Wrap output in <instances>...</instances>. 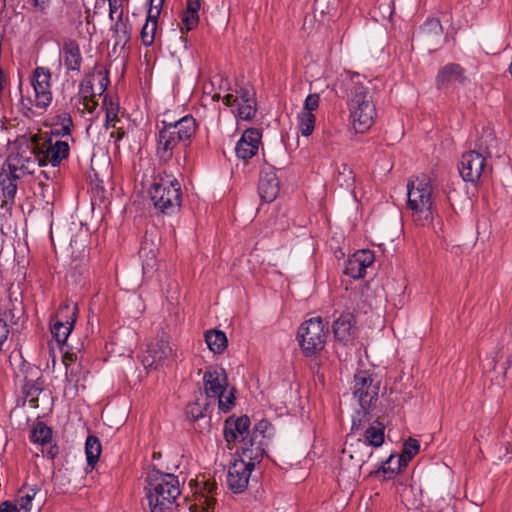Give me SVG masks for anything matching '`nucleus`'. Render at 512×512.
I'll return each instance as SVG.
<instances>
[{
	"label": "nucleus",
	"mask_w": 512,
	"mask_h": 512,
	"mask_svg": "<svg viewBox=\"0 0 512 512\" xmlns=\"http://www.w3.org/2000/svg\"><path fill=\"white\" fill-rule=\"evenodd\" d=\"M333 90L337 96L347 99L355 131H367L373 125L376 116L371 81L358 73L344 72L337 78Z\"/></svg>",
	"instance_id": "1"
},
{
	"label": "nucleus",
	"mask_w": 512,
	"mask_h": 512,
	"mask_svg": "<svg viewBox=\"0 0 512 512\" xmlns=\"http://www.w3.org/2000/svg\"><path fill=\"white\" fill-rule=\"evenodd\" d=\"M145 487L150 512H175L181 494L178 477L173 474L151 473Z\"/></svg>",
	"instance_id": "2"
},
{
	"label": "nucleus",
	"mask_w": 512,
	"mask_h": 512,
	"mask_svg": "<svg viewBox=\"0 0 512 512\" xmlns=\"http://www.w3.org/2000/svg\"><path fill=\"white\" fill-rule=\"evenodd\" d=\"M196 121L192 116H184L178 121L167 123L162 121L156 138V155L161 162L172 159L175 149L183 144L188 145L196 133Z\"/></svg>",
	"instance_id": "3"
},
{
	"label": "nucleus",
	"mask_w": 512,
	"mask_h": 512,
	"mask_svg": "<svg viewBox=\"0 0 512 512\" xmlns=\"http://www.w3.org/2000/svg\"><path fill=\"white\" fill-rule=\"evenodd\" d=\"M149 195L155 209L166 215L176 213L181 206V186L171 174L159 173L149 189Z\"/></svg>",
	"instance_id": "4"
},
{
	"label": "nucleus",
	"mask_w": 512,
	"mask_h": 512,
	"mask_svg": "<svg viewBox=\"0 0 512 512\" xmlns=\"http://www.w3.org/2000/svg\"><path fill=\"white\" fill-rule=\"evenodd\" d=\"M408 208L419 225L433 220L432 185L427 176L416 177L407 184Z\"/></svg>",
	"instance_id": "5"
},
{
	"label": "nucleus",
	"mask_w": 512,
	"mask_h": 512,
	"mask_svg": "<svg viewBox=\"0 0 512 512\" xmlns=\"http://www.w3.org/2000/svg\"><path fill=\"white\" fill-rule=\"evenodd\" d=\"M373 455V450L362 439L347 440L340 456L339 477L348 483L357 481L361 468Z\"/></svg>",
	"instance_id": "6"
},
{
	"label": "nucleus",
	"mask_w": 512,
	"mask_h": 512,
	"mask_svg": "<svg viewBox=\"0 0 512 512\" xmlns=\"http://www.w3.org/2000/svg\"><path fill=\"white\" fill-rule=\"evenodd\" d=\"M204 392L207 399L218 401V407L224 413L234 406L235 396L233 390L226 393L228 379L225 370L221 367L210 366L203 375Z\"/></svg>",
	"instance_id": "7"
},
{
	"label": "nucleus",
	"mask_w": 512,
	"mask_h": 512,
	"mask_svg": "<svg viewBox=\"0 0 512 512\" xmlns=\"http://www.w3.org/2000/svg\"><path fill=\"white\" fill-rule=\"evenodd\" d=\"M37 145V136L32 135L25 146L20 145L18 150L7 158V167L12 170L15 178L33 174L37 167L42 166Z\"/></svg>",
	"instance_id": "8"
},
{
	"label": "nucleus",
	"mask_w": 512,
	"mask_h": 512,
	"mask_svg": "<svg viewBox=\"0 0 512 512\" xmlns=\"http://www.w3.org/2000/svg\"><path fill=\"white\" fill-rule=\"evenodd\" d=\"M176 359V350L170 343V336L161 331L147 344V349L141 357L145 368H161L168 366Z\"/></svg>",
	"instance_id": "9"
},
{
	"label": "nucleus",
	"mask_w": 512,
	"mask_h": 512,
	"mask_svg": "<svg viewBox=\"0 0 512 512\" xmlns=\"http://www.w3.org/2000/svg\"><path fill=\"white\" fill-rule=\"evenodd\" d=\"M328 329L321 317L311 318L298 329L299 344L305 355L311 356L321 351L326 343Z\"/></svg>",
	"instance_id": "10"
},
{
	"label": "nucleus",
	"mask_w": 512,
	"mask_h": 512,
	"mask_svg": "<svg viewBox=\"0 0 512 512\" xmlns=\"http://www.w3.org/2000/svg\"><path fill=\"white\" fill-rule=\"evenodd\" d=\"M51 77V71L43 66H37L30 76L33 98L29 102L38 109L46 110L52 103Z\"/></svg>",
	"instance_id": "11"
},
{
	"label": "nucleus",
	"mask_w": 512,
	"mask_h": 512,
	"mask_svg": "<svg viewBox=\"0 0 512 512\" xmlns=\"http://www.w3.org/2000/svg\"><path fill=\"white\" fill-rule=\"evenodd\" d=\"M226 106L236 105L235 115L241 120H252L257 111L255 91L250 85L239 86L235 93L226 94L223 99Z\"/></svg>",
	"instance_id": "12"
},
{
	"label": "nucleus",
	"mask_w": 512,
	"mask_h": 512,
	"mask_svg": "<svg viewBox=\"0 0 512 512\" xmlns=\"http://www.w3.org/2000/svg\"><path fill=\"white\" fill-rule=\"evenodd\" d=\"M262 459H250L245 457V450L242 449L239 459H235L230 465L227 475V485L234 493H241L247 487L251 473L255 465Z\"/></svg>",
	"instance_id": "13"
},
{
	"label": "nucleus",
	"mask_w": 512,
	"mask_h": 512,
	"mask_svg": "<svg viewBox=\"0 0 512 512\" xmlns=\"http://www.w3.org/2000/svg\"><path fill=\"white\" fill-rule=\"evenodd\" d=\"M33 136H37L38 145L36 149L42 166L51 164L56 167L69 156L70 146L67 141H54L52 137L43 136L42 134H34Z\"/></svg>",
	"instance_id": "14"
},
{
	"label": "nucleus",
	"mask_w": 512,
	"mask_h": 512,
	"mask_svg": "<svg viewBox=\"0 0 512 512\" xmlns=\"http://www.w3.org/2000/svg\"><path fill=\"white\" fill-rule=\"evenodd\" d=\"M378 392V383L374 382L369 372L361 370L354 375L352 394L364 411L377 399Z\"/></svg>",
	"instance_id": "15"
},
{
	"label": "nucleus",
	"mask_w": 512,
	"mask_h": 512,
	"mask_svg": "<svg viewBox=\"0 0 512 512\" xmlns=\"http://www.w3.org/2000/svg\"><path fill=\"white\" fill-rule=\"evenodd\" d=\"M109 84L108 72L103 69L94 70L85 76L80 83L79 97L88 99L89 97L102 96Z\"/></svg>",
	"instance_id": "16"
},
{
	"label": "nucleus",
	"mask_w": 512,
	"mask_h": 512,
	"mask_svg": "<svg viewBox=\"0 0 512 512\" xmlns=\"http://www.w3.org/2000/svg\"><path fill=\"white\" fill-rule=\"evenodd\" d=\"M481 155L476 151H469L462 155L458 169L464 181L475 183L484 173L485 159Z\"/></svg>",
	"instance_id": "17"
},
{
	"label": "nucleus",
	"mask_w": 512,
	"mask_h": 512,
	"mask_svg": "<svg viewBox=\"0 0 512 512\" xmlns=\"http://www.w3.org/2000/svg\"><path fill=\"white\" fill-rule=\"evenodd\" d=\"M76 308L70 309L68 305L61 307L56 319L51 324V333L58 344H65L75 323Z\"/></svg>",
	"instance_id": "18"
},
{
	"label": "nucleus",
	"mask_w": 512,
	"mask_h": 512,
	"mask_svg": "<svg viewBox=\"0 0 512 512\" xmlns=\"http://www.w3.org/2000/svg\"><path fill=\"white\" fill-rule=\"evenodd\" d=\"M269 426V422L262 420L258 422L251 431V437L246 439L242 449L245 450V457L254 459H262L265 453V432Z\"/></svg>",
	"instance_id": "19"
},
{
	"label": "nucleus",
	"mask_w": 512,
	"mask_h": 512,
	"mask_svg": "<svg viewBox=\"0 0 512 512\" xmlns=\"http://www.w3.org/2000/svg\"><path fill=\"white\" fill-rule=\"evenodd\" d=\"M420 449V444L416 439L409 438L403 447V452L397 458V467L391 466V463L394 461V455H390L389 458L382 462L378 467V470H382L383 473L390 472L391 474H395L400 472L404 467L408 465L411 459L418 453Z\"/></svg>",
	"instance_id": "20"
},
{
	"label": "nucleus",
	"mask_w": 512,
	"mask_h": 512,
	"mask_svg": "<svg viewBox=\"0 0 512 512\" xmlns=\"http://www.w3.org/2000/svg\"><path fill=\"white\" fill-rule=\"evenodd\" d=\"M258 192L262 201L270 203L279 193V180L271 166H264L260 172Z\"/></svg>",
	"instance_id": "21"
},
{
	"label": "nucleus",
	"mask_w": 512,
	"mask_h": 512,
	"mask_svg": "<svg viewBox=\"0 0 512 512\" xmlns=\"http://www.w3.org/2000/svg\"><path fill=\"white\" fill-rule=\"evenodd\" d=\"M374 263V254L370 250H359L345 264L344 273L353 279L363 278L366 269Z\"/></svg>",
	"instance_id": "22"
},
{
	"label": "nucleus",
	"mask_w": 512,
	"mask_h": 512,
	"mask_svg": "<svg viewBox=\"0 0 512 512\" xmlns=\"http://www.w3.org/2000/svg\"><path fill=\"white\" fill-rule=\"evenodd\" d=\"M260 143V131L255 128L246 129L235 148L237 157L243 160L252 158L257 154Z\"/></svg>",
	"instance_id": "23"
},
{
	"label": "nucleus",
	"mask_w": 512,
	"mask_h": 512,
	"mask_svg": "<svg viewBox=\"0 0 512 512\" xmlns=\"http://www.w3.org/2000/svg\"><path fill=\"white\" fill-rule=\"evenodd\" d=\"M335 338L347 345L355 338L354 316L350 312L342 313L332 326Z\"/></svg>",
	"instance_id": "24"
},
{
	"label": "nucleus",
	"mask_w": 512,
	"mask_h": 512,
	"mask_svg": "<svg viewBox=\"0 0 512 512\" xmlns=\"http://www.w3.org/2000/svg\"><path fill=\"white\" fill-rule=\"evenodd\" d=\"M422 41L431 50H435L441 44L443 28L438 19H427L420 28Z\"/></svg>",
	"instance_id": "25"
},
{
	"label": "nucleus",
	"mask_w": 512,
	"mask_h": 512,
	"mask_svg": "<svg viewBox=\"0 0 512 512\" xmlns=\"http://www.w3.org/2000/svg\"><path fill=\"white\" fill-rule=\"evenodd\" d=\"M464 80V69L459 64L449 63L438 71L436 85L442 88L454 83H463Z\"/></svg>",
	"instance_id": "26"
},
{
	"label": "nucleus",
	"mask_w": 512,
	"mask_h": 512,
	"mask_svg": "<svg viewBox=\"0 0 512 512\" xmlns=\"http://www.w3.org/2000/svg\"><path fill=\"white\" fill-rule=\"evenodd\" d=\"M63 61L69 71H79L82 63V56L78 43L75 40H68L63 45Z\"/></svg>",
	"instance_id": "27"
},
{
	"label": "nucleus",
	"mask_w": 512,
	"mask_h": 512,
	"mask_svg": "<svg viewBox=\"0 0 512 512\" xmlns=\"http://www.w3.org/2000/svg\"><path fill=\"white\" fill-rule=\"evenodd\" d=\"M112 31L115 38V46L124 48L130 42L132 25L128 18H123V12L120 13L117 21L112 26Z\"/></svg>",
	"instance_id": "28"
},
{
	"label": "nucleus",
	"mask_w": 512,
	"mask_h": 512,
	"mask_svg": "<svg viewBox=\"0 0 512 512\" xmlns=\"http://www.w3.org/2000/svg\"><path fill=\"white\" fill-rule=\"evenodd\" d=\"M497 140L494 132L489 127L483 128L481 135L475 142V147L472 151L481 153L482 157L486 159L493 155V150L496 148Z\"/></svg>",
	"instance_id": "29"
},
{
	"label": "nucleus",
	"mask_w": 512,
	"mask_h": 512,
	"mask_svg": "<svg viewBox=\"0 0 512 512\" xmlns=\"http://www.w3.org/2000/svg\"><path fill=\"white\" fill-rule=\"evenodd\" d=\"M200 0H187V8L182 14L181 32L193 30L199 23Z\"/></svg>",
	"instance_id": "30"
},
{
	"label": "nucleus",
	"mask_w": 512,
	"mask_h": 512,
	"mask_svg": "<svg viewBox=\"0 0 512 512\" xmlns=\"http://www.w3.org/2000/svg\"><path fill=\"white\" fill-rule=\"evenodd\" d=\"M205 342L215 354H221L227 348L226 334L220 330H209L205 333Z\"/></svg>",
	"instance_id": "31"
},
{
	"label": "nucleus",
	"mask_w": 512,
	"mask_h": 512,
	"mask_svg": "<svg viewBox=\"0 0 512 512\" xmlns=\"http://www.w3.org/2000/svg\"><path fill=\"white\" fill-rule=\"evenodd\" d=\"M369 447L373 450V447H379L384 442V427L381 423L375 422L370 424L364 431V440Z\"/></svg>",
	"instance_id": "32"
},
{
	"label": "nucleus",
	"mask_w": 512,
	"mask_h": 512,
	"mask_svg": "<svg viewBox=\"0 0 512 512\" xmlns=\"http://www.w3.org/2000/svg\"><path fill=\"white\" fill-rule=\"evenodd\" d=\"M102 108L105 110V127L108 129L110 127H116V123L119 122V111L120 106L118 101L108 97L107 95L103 98V106Z\"/></svg>",
	"instance_id": "33"
},
{
	"label": "nucleus",
	"mask_w": 512,
	"mask_h": 512,
	"mask_svg": "<svg viewBox=\"0 0 512 512\" xmlns=\"http://www.w3.org/2000/svg\"><path fill=\"white\" fill-rule=\"evenodd\" d=\"M87 463L92 468L97 463L101 454V443L96 436H88L85 443Z\"/></svg>",
	"instance_id": "34"
},
{
	"label": "nucleus",
	"mask_w": 512,
	"mask_h": 512,
	"mask_svg": "<svg viewBox=\"0 0 512 512\" xmlns=\"http://www.w3.org/2000/svg\"><path fill=\"white\" fill-rule=\"evenodd\" d=\"M229 423L232 426L233 430L238 433L240 436L241 448L245 445L246 439L251 437L250 427V419L248 416L243 415L238 417L235 420L229 419Z\"/></svg>",
	"instance_id": "35"
},
{
	"label": "nucleus",
	"mask_w": 512,
	"mask_h": 512,
	"mask_svg": "<svg viewBox=\"0 0 512 512\" xmlns=\"http://www.w3.org/2000/svg\"><path fill=\"white\" fill-rule=\"evenodd\" d=\"M217 483L214 480H204L202 483V487L200 489L201 496L199 498V502L202 505H205L206 509H211L214 506L215 499L213 498V494L217 490Z\"/></svg>",
	"instance_id": "36"
},
{
	"label": "nucleus",
	"mask_w": 512,
	"mask_h": 512,
	"mask_svg": "<svg viewBox=\"0 0 512 512\" xmlns=\"http://www.w3.org/2000/svg\"><path fill=\"white\" fill-rule=\"evenodd\" d=\"M139 255L143 260L144 269H153L156 262V251L153 242L145 240L139 250Z\"/></svg>",
	"instance_id": "37"
},
{
	"label": "nucleus",
	"mask_w": 512,
	"mask_h": 512,
	"mask_svg": "<svg viewBox=\"0 0 512 512\" xmlns=\"http://www.w3.org/2000/svg\"><path fill=\"white\" fill-rule=\"evenodd\" d=\"M158 19H151L147 15L146 22L141 30V41L144 46H151L156 38Z\"/></svg>",
	"instance_id": "38"
},
{
	"label": "nucleus",
	"mask_w": 512,
	"mask_h": 512,
	"mask_svg": "<svg viewBox=\"0 0 512 512\" xmlns=\"http://www.w3.org/2000/svg\"><path fill=\"white\" fill-rule=\"evenodd\" d=\"M38 492V488L31 487L28 489L21 488L18 492V498L16 500V505L20 508V510H24L25 512H30L32 507V501L35 498Z\"/></svg>",
	"instance_id": "39"
},
{
	"label": "nucleus",
	"mask_w": 512,
	"mask_h": 512,
	"mask_svg": "<svg viewBox=\"0 0 512 512\" xmlns=\"http://www.w3.org/2000/svg\"><path fill=\"white\" fill-rule=\"evenodd\" d=\"M51 436H52L51 429L48 426H46L44 423L39 422L34 426L32 432H31L30 439L34 443H39V444L44 445V444H47L50 442Z\"/></svg>",
	"instance_id": "40"
},
{
	"label": "nucleus",
	"mask_w": 512,
	"mask_h": 512,
	"mask_svg": "<svg viewBox=\"0 0 512 512\" xmlns=\"http://www.w3.org/2000/svg\"><path fill=\"white\" fill-rule=\"evenodd\" d=\"M336 182L340 187L345 189H352L355 183V177L353 175L352 170L346 164H342L338 169V173L336 176Z\"/></svg>",
	"instance_id": "41"
},
{
	"label": "nucleus",
	"mask_w": 512,
	"mask_h": 512,
	"mask_svg": "<svg viewBox=\"0 0 512 512\" xmlns=\"http://www.w3.org/2000/svg\"><path fill=\"white\" fill-rule=\"evenodd\" d=\"M315 127V116L310 112H301L298 115V128L303 136L312 134Z\"/></svg>",
	"instance_id": "42"
},
{
	"label": "nucleus",
	"mask_w": 512,
	"mask_h": 512,
	"mask_svg": "<svg viewBox=\"0 0 512 512\" xmlns=\"http://www.w3.org/2000/svg\"><path fill=\"white\" fill-rule=\"evenodd\" d=\"M4 200L2 201L1 207L11 206L14 202V198L17 192L16 181L9 182L8 185L2 188Z\"/></svg>",
	"instance_id": "43"
},
{
	"label": "nucleus",
	"mask_w": 512,
	"mask_h": 512,
	"mask_svg": "<svg viewBox=\"0 0 512 512\" xmlns=\"http://www.w3.org/2000/svg\"><path fill=\"white\" fill-rule=\"evenodd\" d=\"M204 411L205 407L198 402L190 403L186 407V416L192 421H197L204 417Z\"/></svg>",
	"instance_id": "44"
},
{
	"label": "nucleus",
	"mask_w": 512,
	"mask_h": 512,
	"mask_svg": "<svg viewBox=\"0 0 512 512\" xmlns=\"http://www.w3.org/2000/svg\"><path fill=\"white\" fill-rule=\"evenodd\" d=\"M315 9L319 10L322 14H329L335 10L338 5V0H315Z\"/></svg>",
	"instance_id": "45"
},
{
	"label": "nucleus",
	"mask_w": 512,
	"mask_h": 512,
	"mask_svg": "<svg viewBox=\"0 0 512 512\" xmlns=\"http://www.w3.org/2000/svg\"><path fill=\"white\" fill-rule=\"evenodd\" d=\"M319 101H320L319 94H317V93L309 94L304 101L302 112L313 113V111L317 110V108L319 107Z\"/></svg>",
	"instance_id": "46"
},
{
	"label": "nucleus",
	"mask_w": 512,
	"mask_h": 512,
	"mask_svg": "<svg viewBox=\"0 0 512 512\" xmlns=\"http://www.w3.org/2000/svg\"><path fill=\"white\" fill-rule=\"evenodd\" d=\"M72 119L69 114L64 113L61 116V127L59 129H55V134L70 136L71 127H72Z\"/></svg>",
	"instance_id": "47"
},
{
	"label": "nucleus",
	"mask_w": 512,
	"mask_h": 512,
	"mask_svg": "<svg viewBox=\"0 0 512 512\" xmlns=\"http://www.w3.org/2000/svg\"><path fill=\"white\" fill-rule=\"evenodd\" d=\"M150 7L148 9L147 15L151 19H158L164 4V0H149Z\"/></svg>",
	"instance_id": "48"
},
{
	"label": "nucleus",
	"mask_w": 512,
	"mask_h": 512,
	"mask_svg": "<svg viewBox=\"0 0 512 512\" xmlns=\"http://www.w3.org/2000/svg\"><path fill=\"white\" fill-rule=\"evenodd\" d=\"M80 99V105L82 108L78 106V110L87 111L90 114H93L98 106V102L96 101V97H89L88 99Z\"/></svg>",
	"instance_id": "49"
},
{
	"label": "nucleus",
	"mask_w": 512,
	"mask_h": 512,
	"mask_svg": "<svg viewBox=\"0 0 512 512\" xmlns=\"http://www.w3.org/2000/svg\"><path fill=\"white\" fill-rule=\"evenodd\" d=\"M42 388L37 384H27L25 386V393L27 397H30V402L33 403V406H36L37 397L41 393Z\"/></svg>",
	"instance_id": "50"
},
{
	"label": "nucleus",
	"mask_w": 512,
	"mask_h": 512,
	"mask_svg": "<svg viewBox=\"0 0 512 512\" xmlns=\"http://www.w3.org/2000/svg\"><path fill=\"white\" fill-rule=\"evenodd\" d=\"M224 438L228 443H233L236 441H240V436L236 431L233 430L232 426L229 423V420H226L224 426Z\"/></svg>",
	"instance_id": "51"
},
{
	"label": "nucleus",
	"mask_w": 512,
	"mask_h": 512,
	"mask_svg": "<svg viewBox=\"0 0 512 512\" xmlns=\"http://www.w3.org/2000/svg\"><path fill=\"white\" fill-rule=\"evenodd\" d=\"M19 178L14 177V173H12V170L7 167V169L3 168L0 173V186L3 188L4 186L8 185L9 182H13L18 180Z\"/></svg>",
	"instance_id": "52"
},
{
	"label": "nucleus",
	"mask_w": 512,
	"mask_h": 512,
	"mask_svg": "<svg viewBox=\"0 0 512 512\" xmlns=\"http://www.w3.org/2000/svg\"><path fill=\"white\" fill-rule=\"evenodd\" d=\"M9 334L7 323L0 318V351Z\"/></svg>",
	"instance_id": "53"
},
{
	"label": "nucleus",
	"mask_w": 512,
	"mask_h": 512,
	"mask_svg": "<svg viewBox=\"0 0 512 512\" xmlns=\"http://www.w3.org/2000/svg\"><path fill=\"white\" fill-rule=\"evenodd\" d=\"M0 512H25V511L20 510L18 505L12 504L9 501H5L0 504Z\"/></svg>",
	"instance_id": "54"
},
{
	"label": "nucleus",
	"mask_w": 512,
	"mask_h": 512,
	"mask_svg": "<svg viewBox=\"0 0 512 512\" xmlns=\"http://www.w3.org/2000/svg\"><path fill=\"white\" fill-rule=\"evenodd\" d=\"M33 6L39 10L44 11L50 6V0H31Z\"/></svg>",
	"instance_id": "55"
},
{
	"label": "nucleus",
	"mask_w": 512,
	"mask_h": 512,
	"mask_svg": "<svg viewBox=\"0 0 512 512\" xmlns=\"http://www.w3.org/2000/svg\"><path fill=\"white\" fill-rule=\"evenodd\" d=\"M58 447L56 445H50L46 451H43L44 455L49 459H54L58 455Z\"/></svg>",
	"instance_id": "56"
},
{
	"label": "nucleus",
	"mask_w": 512,
	"mask_h": 512,
	"mask_svg": "<svg viewBox=\"0 0 512 512\" xmlns=\"http://www.w3.org/2000/svg\"><path fill=\"white\" fill-rule=\"evenodd\" d=\"M483 367L485 370H494L496 368V359L493 358H487L483 364Z\"/></svg>",
	"instance_id": "57"
},
{
	"label": "nucleus",
	"mask_w": 512,
	"mask_h": 512,
	"mask_svg": "<svg viewBox=\"0 0 512 512\" xmlns=\"http://www.w3.org/2000/svg\"><path fill=\"white\" fill-rule=\"evenodd\" d=\"M124 134L125 132L122 129H118L116 132H112L110 136L115 138V142H118L123 138Z\"/></svg>",
	"instance_id": "58"
},
{
	"label": "nucleus",
	"mask_w": 512,
	"mask_h": 512,
	"mask_svg": "<svg viewBox=\"0 0 512 512\" xmlns=\"http://www.w3.org/2000/svg\"><path fill=\"white\" fill-rule=\"evenodd\" d=\"M10 314H11V321L14 323V324H17L18 323V320L20 319L21 317V314H22V310L20 309L18 311V315H16L12 310L10 311Z\"/></svg>",
	"instance_id": "59"
},
{
	"label": "nucleus",
	"mask_w": 512,
	"mask_h": 512,
	"mask_svg": "<svg viewBox=\"0 0 512 512\" xmlns=\"http://www.w3.org/2000/svg\"><path fill=\"white\" fill-rule=\"evenodd\" d=\"M109 1V10H110V17L116 12V0H108Z\"/></svg>",
	"instance_id": "60"
},
{
	"label": "nucleus",
	"mask_w": 512,
	"mask_h": 512,
	"mask_svg": "<svg viewBox=\"0 0 512 512\" xmlns=\"http://www.w3.org/2000/svg\"><path fill=\"white\" fill-rule=\"evenodd\" d=\"M512 364V355L509 356L506 360V362L503 364V374L505 375L507 372L508 367Z\"/></svg>",
	"instance_id": "61"
},
{
	"label": "nucleus",
	"mask_w": 512,
	"mask_h": 512,
	"mask_svg": "<svg viewBox=\"0 0 512 512\" xmlns=\"http://www.w3.org/2000/svg\"><path fill=\"white\" fill-rule=\"evenodd\" d=\"M361 429V421L359 420V423H357L355 420H353L352 423V431H359Z\"/></svg>",
	"instance_id": "62"
},
{
	"label": "nucleus",
	"mask_w": 512,
	"mask_h": 512,
	"mask_svg": "<svg viewBox=\"0 0 512 512\" xmlns=\"http://www.w3.org/2000/svg\"><path fill=\"white\" fill-rule=\"evenodd\" d=\"M39 186L41 187L42 189V195L44 196V191H45V188L47 187V185H45L43 182H39Z\"/></svg>",
	"instance_id": "63"
},
{
	"label": "nucleus",
	"mask_w": 512,
	"mask_h": 512,
	"mask_svg": "<svg viewBox=\"0 0 512 512\" xmlns=\"http://www.w3.org/2000/svg\"><path fill=\"white\" fill-rule=\"evenodd\" d=\"M68 359L72 361V357H70L68 354H66L65 359H64L65 366H68V363H67Z\"/></svg>",
	"instance_id": "64"
}]
</instances>
